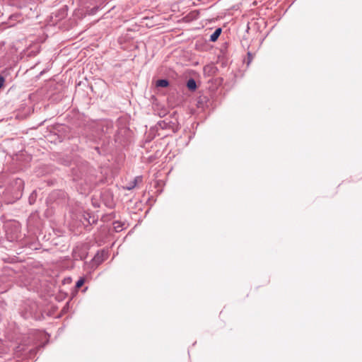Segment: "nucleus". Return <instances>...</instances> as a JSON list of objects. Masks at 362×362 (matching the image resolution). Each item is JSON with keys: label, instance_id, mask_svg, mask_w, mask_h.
<instances>
[{"label": "nucleus", "instance_id": "f257e3e1", "mask_svg": "<svg viewBox=\"0 0 362 362\" xmlns=\"http://www.w3.org/2000/svg\"><path fill=\"white\" fill-rule=\"evenodd\" d=\"M142 181V177H136L134 180L130 182L128 185H127L126 187H124L125 189H128V190H131L132 189H134L136 185H137V183L139 182H141Z\"/></svg>", "mask_w": 362, "mask_h": 362}, {"label": "nucleus", "instance_id": "f03ea898", "mask_svg": "<svg viewBox=\"0 0 362 362\" xmlns=\"http://www.w3.org/2000/svg\"><path fill=\"white\" fill-rule=\"evenodd\" d=\"M169 85L168 81L166 79H160L156 81V87H167Z\"/></svg>", "mask_w": 362, "mask_h": 362}, {"label": "nucleus", "instance_id": "7ed1b4c3", "mask_svg": "<svg viewBox=\"0 0 362 362\" xmlns=\"http://www.w3.org/2000/svg\"><path fill=\"white\" fill-rule=\"evenodd\" d=\"M221 33V28L216 29L214 31V33L210 37L211 41L215 42L218 39V37H219Z\"/></svg>", "mask_w": 362, "mask_h": 362}, {"label": "nucleus", "instance_id": "20e7f679", "mask_svg": "<svg viewBox=\"0 0 362 362\" xmlns=\"http://www.w3.org/2000/svg\"><path fill=\"white\" fill-rule=\"evenodd\" d=\"M187 86L189 90H194L197 87L196 82L193 79H189L187 81Z\"/></svg>", "mask_w": 362, "mask_h": 362}, {"label": "nucleus", "instance_id": "39448f33", "mask_svg": "<svg viewBox=\"0 0 362 362\" xmlns=\"http://www.w3.org/2000/svg\"><path fill=\"white\" fill-rule=\"evenodd\" d=\"M85 280L83 278H81L76 284V288H81L84 284Z\"/></svg>", "mask_w": 362, "mask_h": 362}, {"label": "nucleus", "instance_id": "423d86ee", "mask_svg": "<svg viewBox=\"0 0 362 362\" xmlns=\"http://www.w3.org/2000/svg\"><path fill=\"white\" fill-rule=\"evenodd\" d=\"M4 78L2 76H0V88L4 86Z\"/></svg>", "mask_w": 362, "mask_h": 362}, {"label": "nucleus", "instance_id": "0eeeda50", "mask_svg": "<svg viewBox=\"0 0 362 362\" xmlns=\"http://www.w3.org/2000/svg\"><path fill=\"white\" fill-rule=\"evenodd\" d=\"M248 57H249L250 59H252V56H251L250 53H248Z\"/></svg>", "mask_w": 362, "mask_h": 362}]
</instances>
